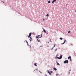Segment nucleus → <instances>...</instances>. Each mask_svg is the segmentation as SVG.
<instances>
[{"instance_id": "nucleus-1", "label": "nucleus", "mask_w": 76, "mask_h": 76, "mask_svg": "<svg viewBox=\"0 0 76 76\" xmlns=\"http://www.w3.org/2000/svg\"><path fill=\"white\" fill-rule=\"evenodd\" d=\"M47 72L50 75H51V73H53V72L52 71H49L48 70L47 71Z\"/></svg>"}, {"instance_id": "nucleus-2", "label": "nucleus", "mask_w": 76, "mask_h": 76, "mask_svg": "<svg viewBox=\"0 0 76 76\" xmlns=\"http://www.w3.org/2000/svg\"><path fill=\"white\" fill-rule=\"evenodd\" d=\"M42 37V34H41V35H39L37 36L36 37V38H41Z\"/></svg>"}, {"instance_id": "nucleus-3", "label": "nucleus", "mask_w": 76, "mask_h": 76, "mask_svg": "<svg viewBox=\"0 0 76 76\" xmlns=\"http://www.w3.org/2000/svg\"><path fill=\"white\" fill-rule=\"evenodd\" d=\"M60 57L56 56V57L57 58H58V59H61L62 58V55H61Z\"/></svg>"}, {"instance_id": "nucleus-4", "label": "nucleus", "mask_w": 76, "mask_h": 76, "mask_svg": "<svg viewBox=\"0 0 76 76\" xmlns=\"http://www.w3.org/2000/svg\"><path fill=\"white\" fill-rule=\"evenodd\" d=\"M64 63H68V60H66L64 62Z\"/></svg>"}, {"instance_id": "nucleus-5", "label": "nucleus", "mask_w": 76, "mask_h": 76, "mask_svg": "<svg viewBox=\"0 0 76 76\" xmlns=\"http://www.w3.org/2000/svg\"><path fill=\"white\" fill-rule=\"evenodd\" d=\"M31 36V33H30L28 35V38H30V37Z\"/></svg>"}, {"instance_id": "nucleus-6", "label": "nucleus", "mask_w": 76, "mask_h": 76, "mask_svg": "<svg viewBox=\"0 0 76 76\" xmlns=\"http://www.w3.org/2000/svg\"><path fill=\"white\" fill-rule=\"evenodd\" d=\"M55 1H56V0H53L52 2V3H54V2H55Z\"/></svg>"}, {"instance_id": "nucleus-7", "label": "nucleus", "mask_w": 76, "mask_h": 76, "mask_svg": "<svg viewBox=\"0 0 76 76\" xmlns=\"http://www.w3.org/2000/svg\"><path fill=\"white\" fill-rule=\"evenodd\" d=\"M30 40L31 42L32 41V37H30Z\"/></svg>"}, {"instance_id": "nucleus-8", "label": "nucleus", "mask_w": 76, "mask_h": 76, "mask_svg": "<svg viewBox=\"0 0 76 76\" xmlns=\"http://www.w3.org/2000/svg\"><path fill=\"white\" fill-rule=\"evenodd\" d=\"M53 70H55V71H56V70H57V69H56V68H53Z\"/></svg>"}, {"instance_id": "nucleus-9", "label": "nucleus", "mask_w": 76, "mask_h": 76, "mask_svg": "<svg viewBox=\"0 0 76 76\" xmlns=\"http://www.w3.org/2000/svg\"><path fill=\"white\" fill-rule=\"evenodd\" d=\"M65 42H66V40H64V42L62 44H64V43H65Z\"/></svg>"}, {"instance_id": "nucleus-10", "label": "nucleus", "mask_w": 76, "mask_h": 76, "mask_svg": "<svg viewBox=\"0 0 76 76\" xmlns=\"http://www.w3.org/2000/svg\"><path fill=\"white\" fill-rule=\"evenodd\" d=\"M43 31L44 32L45 34L46 33V31H45V30L43 29Z\"/></svg>"}, {"instance_id": "nucleus-11", "label": "nucleus", "mask_w": 76, "mask_h": 76, "mask_svg": "<svg viewBox=\"0 0 76 76\" xmlns=\"http://www.w3.org/2000/svg\"><path fill=\"white\" fill-rule=\"evenodd\" d=\"M34 64V66H37V63H36L35 64Z\"/></svg>"}, {"instance_id": "nucleus-12", "label": "nucleus", "mask_w": 76, "mask_h": 76, "mask_svg": "<svg viewBox=\"0 0 76 76\" xmlns=\"http://www.w3.org/2000/svg\"><path fill=\"white\" fill-rule=\"evenodd\" d=\"M68 59H70V58H71V56H70L69 57H68Z\"/></svg>"}, {"instance_id": "nucleus-13", "label": "nucleus", "mask_w": 76, "mask_h": 76, "mask_svg": "<svg viewBox=\"0 0 76 76\" xmlns=\"http://www.w3.org/2000/svg\"><path fill=\"white\" fill-rule=\"evenodd\" d=\"M50 2H51V1H49L48 2V3H50Z\"/></svg>"}, {"instance_id": "nucleus-14", "label": "nucleus", "mask_w": 76, "mask_h": 76, "mask_svg": "<svg viewBox=\"0 0 76 76\" xmlns=\"http://www.w3.org/2000/svg\"><path fill=\"white\" fill-rule=\"evenodd\" d=\"M57 65H58V66H59V65H60V64H59V63H57Z\"/></svg>"}, {"instance_id": "nucleus-15", "label": "nucleus", "mask_w": 76, "mask_h": 76, "mask_svg": "<svg viewBox=\"0 0 76 76\" xmlns=\"http://www.w3.org/2000/svg\"><path fill=\"white\" fill-rule=\"evenodd\" d=\"M60 39H61V40H62V39H63V38L61 37L60 38Z\"/></svg>"}, {"instance_id": "nucleus-16", "label": "nucleus", "mask_w": 76, "mask_h": 76, "mask_svg": "<svg viewBox=\"0 0 76 76\" xmlns=\"http://www.w3.org/2000/svg\"><path fill=\"white\" fill-rule=\"evenodd\" d=\"M49 16V14H47V15H46V16L47 17H48V16Z\"/></svg>"}, {"instance_id": "nucleus-17", "label": "nucleus", "mask_w": 76, "mask_h": 76, "mask_svg": "<svg viewBox=\"0 0 76 76\" xmlns=\"http://www.w3.org/2000/svg\"><path fill=\"white\" fill-rule=\"evenodd\" d=\"M37 40L38 42H39L40 41V40H38V39H37Z\"/></svg>"}, {"instance_id": "nucleus-18", "label": "nucleus", "mask_w": 76, "mask_h": 76, "mask_svg": "<svg viewBox=\"0 0 76 76\" xmlns=\"http://www.w3.org/2000/svg\"><path fill=\"white\" fill-rule=\"evenodd\" d=\"M70 31H69L68 32V33H70Z\"/></svg>"}, {"instance_id": "nucleus-19", "label": "nucleus", "mask_w": 76, "mask_h": 76, "mask_svg": "<svg viewBox=\"0 0 76 76\" xmlns=\"http://www.w3.org/2000/svg\"><path fill=\"white\" fill-rule=\"evenodd\" d=\"M70 72H69V74L70 75Z\"/></svg>"}, {"instance_id": "nucleus-20", "label": "nucleus", "mask_w": 76, "mask_h": 76, "mask_svg": "<svg viewBox=\"0 0 76 76\" xmlns=\"http://www.w3.org/2000/svg\"><path fill=\"white\" fill-rule=\"evenodd\" d=\"M70 60L71 61H72V59L71 58L70 59Z\"/></svg>"}, {"instance_id": "nucleus-21", "label": "nucleus", "mask_w": 76, "mask_h": 76, "mask_svg": "<svg viewBox=\"0 0 76 76\" xmlns=\"http://www.w3.org/2000/svg\"><path fill=\"white\" fill-rule=\"evenodd\" d=\"M50 41L51 42H52L51 41V39H50Z\"/></svg>"}, {"instance_id": "nucleus-22", "label": "nucleus", "mask_w": 76, "mask_h": 76, "mask_svg": "<svg viewBox=\"0 0 76 76\" xmlns=\"http://www.w3.org/2000/svg\"><path fill=\"white\" fill-rule=\"evenodd\" d=\"M56 47V45L55 44L54 45V47Z\"/></svg>"}, {"instance_id": "nucleus-23", "label": "nucleus", "mask_w": 76, "mask_h": 76, "mask_svg": "<svg viewBox=\"0 0 76 76\" xmlns=\"http://www.w3.org/2000/svg\"><path fill=\"white\" fill-rule=\"evenodd\" d=\"M43 21H44V20H45V19H43Z\"/></svg>"}, {"instance_id": "nucleus-24", "label": "nucleus", "mask_w": 76, "mask_h": 76, "mask_svg": "<svg viewBox=\"0 0 76 76\" xmlns=\"http://www.w3.org/2000/svg\"><path fill=\"white\" fill-rule=\"evenodd\" d=\"M26 43H28V42H27V41H26Z\"/></svg>"}, {"instance_id": "nucleus-25", "label": "nucleus", "mask_w": 76, "mask_h": 76, "mask_svg": "<svg viewBox=\"0 0 76 76\" xmlns=\"http://www.w3.org/2000/svg\"><path fill=\"white\" fill-rule=\"evenodd\" d=\"M49 47V46L48 45V46H47V47Z\"/></svg>"}, {"instance_id": "nucleus-26", "label": "nucleus", "mask_w": 76, "mask_h": 76, "mask_svg": "<svg viewBox=\"0 0 76 76\" xmlns=\"http://www.w3.org/2000/svg\"><path fill=\"white\" fill-rule=\"evenodd\" d=\"M46 76H47V75H45Z\"/></svg>"}, {"instance_id": "nucleus-27", "label": "nucleus", "mask_w": 76, "mask_h": 76, "mask_svg": "<svg viewBox=\"0 0 76 76\" xmlns=\"http://www.w3.org/2000/svg\"><path fill=\"white\" fill-rule=\"evenodd\" d=\"M68 10V9H66V10Z\"/></svg>"}, {"instance_id": "nucleus-28", "label": "nucleus", "mask_w": 76, "mask_h": 76, "mask_svg": "<svg viewBox=\"0 0 76 76\" xmlns=\"http://www.w3.org/2000/svg\"><path fill=\"white\" fill-rule=\"evenodd\" d=\"M47 34H48V33L47 32Z\"/></svg>"}, {"instance_id": "nucleus-29", "label": "nucleus", "mask_w": 76, "mask_h": 76, "mask_svg": "<svg viewBox=\"0 0 76 76\" xmlns=\"http://www.w3.org/2000/svg\"><path fill=\"white\" fill-rule=\"evenodd\" d=\"M57 49L55 51H57Z\"/></svg>"}, {"instance_id": "nucleus-30", "label": "nucleus", "mask_w": 76, "mask_h": 76, "mask_svg": "<svg viewBox=\"0 0 76 76\" xmlns=\"http://www.w3.org/2000/svg\"><path fill=\"white\" fill-rule=\"evenodd\" d=\"M27 44V45H28V43Z\"/></svg>"}, {"instance_id": "nucleus-31", "label": "nucleus", "mask_w": 76, "mask_h": 76, "mask_svg": "<svg viewBox=\"0 0 76 76\" xmlns=\"http://www.w3.org/2000/svg\"><path fill=\"white\" fill-rule=\"evenodd\" d=\"M56 56H58L57 55V54L56 55Z\"/></svg>"}, {"instance_id": "nucleus-32", "label": "nucleus", "mask_w": 76, "mask_h": 76, "mask_svg": "<svg viewBox=\"0 0 76 76\" xmlns=\"http://www.w3.org/2000/svg\"><path fill=\"white\" fill-rule=\"evenodd\" d=\"M71 70V69H70V70H69V71H70Z\"/></svg>"}, {"instance_id": "nucleus-33", "label": "nucleus", "mask_w": 76, "mask_h": 76, "mask_svg": "<svg viewBox=\"0 0 76 76\" xmlns=\"http://www.w3.org/2000/svg\"><path fill=\"white\" fill-rule=\"evenodd\" d=\"M48 43H49V42H48Z\"/></svg>"}, {"instance_id": "nucleus-34", "label": "nucleus", "mask_w": 76, "mask_h": 76, "mask_svg": "<svg viewBox=\"0 0 76 76\" xmlns=\"http://www.w3.org/2000/svg\"><path fill=\"white\" fill-rule=\"evenodd\" d=\"M3 3H4V1H3Z\"/></svg>"}, {"instance_id": "nucleus-35", "label": "nucleus", "mask_w": 76, "mask_h": 76, "mask_svg": "<svg viewBox=\"0 0 76 76\" xmlns=\"http://www.w3.org/2000/svg\"><path fill=\"white\" fill-rule=\"evenodd\" d=\"M35 71V70L34 71V72Z\"/></svg>"}, {"instance_id": "nucleus-36", "label": "nucleus", "mask_w": 76, "mask_h": 76, "mask_svg": "<svg viewBox=\"0 0 76 76\" xmlns=\"http://www.w3.org/2000/svg\"><path fill=\"white\" fill-rule=\"evenodd\" d=\"M52 49H53V48H52Z\"/></svg>"}, {"instance_id": "nucleus-37", "label": "nucleus", "mask_w": 76, "mask_h": 76, "mask_svg": "<svg viewBox=\"0 0 76 76\" xmlns=\"http://www.w3.org/2000/svg\"><path fill=\"white\" fill-rule=\"evenodd\" d=\"M56 63H58L57 62H56Z\"/></svg>"}, {"instance_id": "nucleus-38", "label": "nucleus", "mask_w": 76, "mask_h": 76, "mask_svg": "<svg viewBox=\"0 0 76 76\" xmlns=\"http://www.w3.org/2000/svg\"><path fill=\"white\" fill-rule=\"evenodd\" d=\"M37 69H36V70H37Z\"/></svg>"}, {"instance_id": "nucleus-39", "label": "nucleus", "mask_w": 76, "mask_h": 76, "mask_svg": "<svg viewBox=\"0 0 76 76\" xmlns=\"http://www.w3.org/2000/svg\"><path fill=\"white\" fill-rule=\"evenodd\" d=\"M55 58H56V57H55Z\"/></svg>"}]
</instances>
